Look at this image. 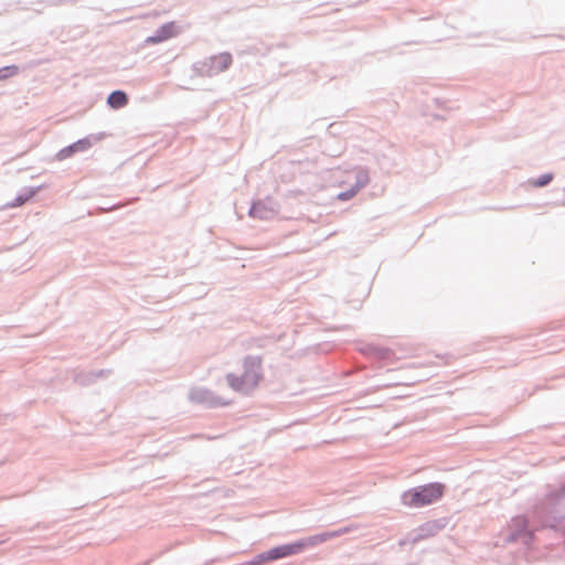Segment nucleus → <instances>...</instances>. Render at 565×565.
Returning a JSON list of instances; mask_svg holds the SVG:
<instances>
[{"instance_id":"1","label":"nucleus","mask_w":565,"mask_h":565,"mask_svg":"<svg viewBox=\"0 0 565 565\" xmlns=\"http://www.w3.org/2000/svg\"><path fill=\"white\" fill-rule=\"evenodd\" d=\"M260 356H247L243 361V371L241 375L230 374L227 376L228 385L242 393H249L255 390L263 380Z\"/></svg>"},{"instance_id":"2","label":"nucleus","mask_w":565,"mask_h":565,"mask_svg":"<svg viewBox=\"0 0 565 565\" xmlns=\"http://www.w3.org/2000/svg\"><path fill=\"white\" fill-rule=\"evenodd\" d=\"M446 486L440 482H431L418 486L405 491L402 503L409 508H423L438 502L445 494Z\"/></svg>"},{"instance_id":"3","label":"nucleus","mask_w":565,"mask_h":565,"mask_svg":"<svg viewBox=\"0 0 565 565\" xmlns=\"http://www.w3.org/2000/svg\"><path fill=\"white\" fill-rule=\"evenodd\" d=\"M338 532H324L321 534L309 536L305 540L292 544H286L281 546H277L275 548L269 550L265 555H263L264 561H274L282 557H287L294 554H297L303 551L307 547L316 546L320 543H323L332 537H335Z\"/></svg>"},{"instance_id":"4","label":"nucleus","mask_w":565,"mask_h":565,"mask_svg":"<svg viewBox=\"0 0 565 565\" xmlns=\"http://www.w3.org/2000/svg\"><path fill=\"white\" fill-rule=\"evenodd\" d=\"M179 33V28L175 22H168L160 26L156 34L147 39V43L157 44L174 38Z\"/></svg>"},{"instance_id":"5","label":"nucleus","mask_w":565,"mask_h":565,"mask_svg":"<svg viewBox=\"0 0 565 565\" xmlns=\"http://www.w3.org/2000/svg\"><path fill=\"white\" fill-rule=\"evenodd\" d=\"M369 182V175L366 172L358 171L355 173V184L349 191L341 192L338 194V199L341 201H347L352 199L362 188L366 185Z\"/></svg>"},{"instance_id":"6","label":"nucleus","mask_w":565,"mask_h":565,"mask_svg":"<svg viewBox=\"0 0 565 565\" xmlns=\"http://www.w3.org/2000/svg\"><path fill=\"white\" fill-rule=\"evenodd\" d=\"M89 147H90V141L88 139L78 140L76 142H74L73 145L62 149L57 153V158L60 160H65V159L70 158L73 153H75L77 151H85Z\"/></svg>"},{"instance_id":"7","label":"nucleus","mask_w":565,"mask_h":565,"mask_svg":"<svg viewBox=\"0 0 565 565\" xmlns=\"http://www.w3.org/2000/svg\"><path fill=\"white\" fill-rule=\"evenodd\" d=\"M107 102L111 108L118 109L127 105L128 97L124 92L115 90L109 95Z\"/></svg>"},{"instance_id":"8","label":"nucleus","mask_w":565,"mask_h":565,"mask_svg":"<svg viewBox=\"0 0 565 565\" xmlns=\"http://www.w3.org/2000/svg\"><path fill=\"white\" fill-rule=\"evenodd\" d=\"M512 524L520 530V532L515 535L511 536V541H515L521 536V533L526 529V520L522 516H518L513 519Z\"/></svg>"},{"instance_id":"9","label":"nucleus","mask_w":565,"mask_h":565,"mask_svg":"<svg viewBox=\"0 0 565 565\" xmlns=\"http://www.w3.org/2000/svg\"><path fill=\"white\" fill-rule=\"evenodd\" d=\"M553 179V175L551 173L543 174L537 179L530 180V184L532 186H544L548 184Z\"/></svg>"},{"instance_id":"10","label":"nucleus","mask_w":565,"mask_h":565,"mask_svg":"<svg viewBox=\"0 0 565 565\" xmlns=\"http://www.w3.org/2000/svg\"><path fill=\"white\" fill-rule=\"evenodd\" d=\"M18 73L17 66H9L0 70V78H7Z\"/></svg>"},{"instance_id":"11","label":"nucleus","mask_w":565,"mask_h":565,"mask_svg":"<svg viewBox=\"0 0 565 565\" xmlns=\"http://www.w3.org/2000/svg\"><path fill=\"white\" fill-rule=\"evenodd\" d=\"M218 60H220V62L222 63V65L224 67H227L231 64V62H232L231 55H228V54L221 55L218 57Z\"/></svg>"},{"instance_id":"12","label":"nucleus","mask_w":565,"mask_h":565,"mask_svg":"<svg viewBox=\"0 0 565 565\" xmlns=\"http://www.w3.org/2000/svg\"><path fill=\"white\" fill-rule=\"evenodd\" d=\"M556 501L565 504V487L556 494Z\"/></svg>"},{"instance_id":"13","label":"nucleus","mask_w":565,"mask_h":565,"mask_svg":"<svg viewBox=\"0 0 565 565\" xmlns=\"http://www.w3.org/2000/svg\"><path fill=\"white\" fill-rule=\"evenodd\" d=\"M211 404L215 405V406H217V405H226L227 402L224 401V399H215V401H212Z\"/></svg>"},{"instance_id":"14","label":"nucleus","mask_w":565,"mask_h":565,"mask_svg":"<svg viewBox=\"0 0 565 565\" xmlns=\"http://www.w3.org/2000/svg\"><path fill=\"white\" fill-rule=\"evenodd\" d=\"M23 200L21 198L17 199L14 203L11 204V206H19L21 204H23Z\"/></svg>"}]
</instances>
